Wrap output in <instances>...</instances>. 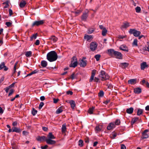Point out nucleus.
Instances as JSON below:
<instances>
[{
	"instance_id": "obj_25",
	"label": "nucleus",
	"mask_w": 149,
	"mask_h": 149,
	"mask_svg": "<svg viewBox=\"0 0 149 149\" xmlns=\"http://www.w3.org/2000/svg\"><path fill=\"white\" fill-rule=\"evenodd\" d=\"M49 39L52 40L54 42H55L58 40V38L57 37L54 36H52L49 38Z\"/></svg>"
},
{
	"instance_id": "obj_18",
	"label": "nucleus",
	"mask_w": 149,
	"mask_h": 149,
	"mask_svg": "<svg viewBox=\"0 0 149 149\" xmlns=\"http://www.w3.org/2000/svg\"><path fill=\"white\" fill-rule=\"evenodd\" d=\"M129 65V64L128 63L124 62L121 63L120 64L119 66L122 68L124 69L127 67Z\"/></svg>"
},
{
	"instance_id": "obj_28",
	"label": "nucleus",
	"mask_w": 149,
	"mask_h": 149,
	"mask_svg": "<svg viewBox=\"0 0 149 149\" xmlns=\"http://www.w3.org/2000/svg\"><path fill=\"white\" fill-rule=\"evenodd\" d=\"M63 110V107H59L56 111V114H59L62 112Z\"/></svg>"
},
{
	"instance_id": "obj_39",
	"label": "nucleus",
	"mask_w": 149,
	"mask_h": 149,
	"mask_svg": "<svg viewBox=\"0 0 149 149\" xmlns=\"http://www.w3.org/2000/svg\"><path fill=\"white\" fill-rule=\"evenodd\" d=\"M94 108L95 107H93L90 108L88 111V113L90 114H92L93 113V111Z\"/></svg>"
},
{
	"instance_id": "obj_11",
	"label": "nucleus",
	"mask_w": 149,
	"mask_h": 149,
	"mask_svg": "<svg viewBox=\"0 0 149 149\" xmlns=\"http://www.w3.org/2000/svg\"><path fill=\"white\" fill-rule=\"evenodd\" d=\"M4 62H2L0 64V70L3 68L4 71H6L8 70V68L5 65Z\"/></svg>"
},
{
	"instance_id": "obj_29",
	"label": "nucleus",
	"mask_w": 149,
	"mask_h": 149,
	"mask_svg": "<svg viewBox=\"0 0 149 149\" xmlns=\"http://www.w3.org/2000/svg\"><path fill=\"white\" fill-rule=\"evenodd\" d=\"M134 110V109L133 107H130L129 108L127 109H126V112L129 114L132 113Z\"/></svg>"
},
{
	"instance_id": "obj_38",
	"label": "nucleus",
	"mask_w": 149,
	"mask_h": 149,
	"mask_svg": "<svg viewBox=\"0 0 149 149\" xmlns=\"http://www.w3.org/2000/svg\"><path fill=\"white\" fill-rule=\"evenodd\" d=\"M107 32V30L106 29H104L102 31V35L103 36H105L106 35Z\"/></svg>"
},
{
	"instance_id": "obj_59",
	"label": "nucleus",
	"mask_w": 149,
	"mask_h": 149,
	"mask_svg": "<svg viewBox=\"0 0 149 149\" xmlns=\"http://www.w3.org/2000/svg\"><path fill=\"white\" fill-rule=\"evenodd\" d=\"M9 14L10 16H11L13 14V11L12 10L10 9L9 10Z\"/></svg>"
},
{
	"instance_id": "obj_1",
	"label": "nucleus",
	"mask_w": 149,
	"mask_h": 149,
	"mask_svg": "<svg viewBox=\"0 0 149 149\" xmlns=\"http://www.w3.org/2000/svg\"><path fill=\"white\" fill-rule=\"evenodd\" d=\"M47 59L50 62L55 61L58 58L57 55L55 51H51L47 53Z\"/></svg>"
},
{
	"instance_id": "obj_30",
	"label": "nucleus",
	"mask_w": 149,
	"mask_h": 149,
	"mask_svg": "<svg viewBox=\"0 0 149 149\" xmlns=\"http://www.w3.org/2000/svg\"><path fill=\"white\" fill-rule=\"evenodd\" d=\"M47 136L48 138V139H53L55 138V137L52 134V132H49V133Z\"/></svg>"
},
{
	"instance_id": "obj_48",
	"label": "nucleus",
	"mask_w": 149,
	"mask_h": 149,
	"mask_svg": "<svg viewBox=\"0 0 149 149\" xmlns=\"http://www.w3.org/2000/svg\"><path fill=\"white\" fill-rule=\"evenodd\" d=\"M120 120L119 119H117L114 123L115 125H118L120 124Z\"/></svg>"
},
{
	"instance_id": "obj_44",
	"label": "nucleus",
	"mask_w": 149,
	"mask_h": 149,
	"mask_svg": "<svg viewBox=\"0 0 149 149\" xmlns=\"http://www.w3.org/2000/svg\"><path fill=\"white\" fill-rule=\"evenodd\" d=\"M9 1H6L3 3V4H6V5L4 6V8H8L9 6Z\"/></svg>"
},
{
	"instance_id": "obj_26",
	"label": "nucleus",
	"mask_w": 149,
	"mask_h": 149,
	"mask_svg": "<svg viewBox=\"0 0 149 149\" xmlns=\"http://www.w3.org/2000/svg\"><path fill=\"white\" fill-rule=\"evenodd\" d=\"M17 64L18 62H17L14 64L13 72V75L16 72V69L18 68V66L17 65Z\"/></svg>"
},
{
	"instance_id": "obj_36",
	"label": "nucleus",
	"mask_w": 149,
	"mask_h": 149,
	"mask_svg": "<svg viewBox=\"0 0 149 149\" xmlns=\"http://www.w3.org/2000/svg\"><path fill=\"white\" fill-rule=\"evenodd\" d=\"M94 29L93 28H89L88 29L87 32L88 34H91L94 32Z\"/></svg>"
},
{
	"instance_id": "obj_45",
	"label": "nucleus",
	"mask_w": 149,
	"mask_h": 149,
	"mask_svg": "<svg viewBox=\"0 0 149 149\" xmlns=\"http://www.w3.org/2000/svg\"><path fill=\"white\" fill-rule=\"evenodd\" d=\"M101 56L100 54H97L95 56V58L96 59L97 61H98L100 57Z\"/></svg>"
},
{
	"instance_id": "obj_7",
	"label": "nucleus",
	"mask_w": 149,
	"mask_h": 149,
	"mask_svg": "<svg viewBox=\"0 0 149 149\" xmlns=\"http://www.w3.org/2000/svg\"><path fill=\"white\" fill-rule=\"evenodd\" d=\"M44 20H41L40 21H34L32 24V26H38L40 25H42L44 24Z\"/></svg>"
},
{
	"instance_id": "obj_12",
	"label": "nucleus",
	"mask_w": 149,
	"mask_h": 149,
	"mask_svg": "<svg viewBox=\"0 0 149 149\" xmlns=\"http://www.w3.org/2000/svg\"><path fill=\"white\" fill-rule=\"evenodd\" d=\"M86 58L83 57V59L81 60L80 64V66L82 67H84L85 66H86L87 61L86 60H84V59H85Z\"/></svg>"
},
{
	"instance_id": "obj_46",
	"label": "nucleus",
	"mask_w": 149,
	"mask_h": 149,
	"mask_svg": "<svg viewBox=\"0 0 149 149\" xmlns=\"http://www.w3.org/2000/svg\"><path fill=\"white\" fill-rule=\"evenodd\" d=\"M37 34L35 35H33L31 37L30 40L31 41L33 39H35L37 38Z\"/></svg>"
},
{
	"instance_id": "obj_20",
	"label": "nucleus",
	"mask_w": 149,
	"mask_h": 149,
	"mask_svg": "<svg viewBox=\"0 0 149 149\" xmlns=\"http://www.w3.org/2000/svg\"><path fill=\"white\" fill-rule=\"evenodd\" d=\"M148 67V65L146 62H143L141 64V70H144L146 68Z\"/></svg>"
},
{
	"instance_id": "obj_41",
	"label": "nucleus",
	"mask_w": 149,
	"mask_h": 149,
	"mask_svg": "<svg viewBox=\"0 0 149 149\" xmlns=\"http://www.w3.org/2000/svg\"><path fill=\"white\" fill-rule=\"evenodd\" d=\"M117 136V134L115 132H113L111 136L110 137L112 139H114Z\"/></svg>"
},
{
	"instance_id": "obj_43",
	"label": "nucleus",
	"mask_w": 149,
	"mask_h": 149,
	"mask_svg": "<svg viewBox=\"0 0 149 149\" xmlns=\"http://www.w3.org/2000/svg\"><path fill=\"white\" fill-rule=\"evenodd\" d=\"M37 111L34 108H33L32 111V115L34 116H35L37 113Z\"/></svg>"
},
{
	"instance_id": "obj_55",
	"label": "nucleus",
	"mask_w": 149,
	"mask_h": 149,
	"mask_svg": "<svg viewBox=\"0 0 149 149\" xmlns=\"http://www.w3.org/2000/svg\"><path fill=\"white\" fill-rule=\"evenodd\" d=\"M121 149H126V147L124 145L122 144L121 145Z\"/></svg>"
},
{
	"instance_id": "obj_33",
	"label": "nucleus",
	"mask_w": 149,
	"mask_h": 149,
	"mask_svg": "<svg viewBox=\"0 0 149 149\" xmlns=\"http://www.w3.org/2000/svg\"><path fill=\"white\" fill-rule=\"evenodd\" d=\"M26 4V2L25 1H22L19 4V6L21 8H23L25 6Z\"/></svg>"
},
{
	"instance_id": "obj_62",
	"label": "nucleus",
	"mask_w": 149,
	"mask_h": 149,
	"mask_svg": "<svg viewBox=\"0 0 149 149\" xmlns=\"http://www.w3.org/2000/svg\"><path fill=\"white\" fill-rule=\"evenodd\" d=\"M40 100L41 101L44 100L45 99V97L44 96H42L40 97Z\"/></svg>"
},
{
	"instance_id": "obj_37",
	"label": "nucleus",
	"mask_w": 149,
	"mask_h": 149,
	"mask_svg": "<svg viewBox=\"0 0 149 149\" xmlns=\"http://www.w3.org/2000/svg\"><path fill=\"white\" fill-rule=\"evenodd\" d=\"M32 52L31 51H27L26 52L25 55L27 57H29L31 56Z\"/></svg>"
},
{
	"instance_id": "obj_47",
	"label": "nucleus",
	"mask_w": 149,
	"mask_h": 149,
	"mask_svg": "<svg viewBox=\"0 0 149 149\" xmlns=\"http://www.w3.org/2000/svg\"><path fill=\"white\" fill-rule=\"evenodd\" d=\"M78 145L79 146L81 147L83 146V141L81 140H79L78 142Z\"/></svg>"
},
{
	"instance_id": "obj_51",
	"label": "nucleus",
	"mask_w": 149,
	"mask_h": 149,
	"mask_svg": "<svg viewBox=\"0 0 149 149\" xmlns=\"http://www.w3.org/2000/svg\"><path fill=\"white\" fill-rule=\"evenodd\" d=\"M14 90H13V89H11L10 90V92L8 94V96H10V95H12V94L14 93Z\"/></svg>"
},
{
	"instance_id": "obj_31",
	"label": "nucleus",
	"mask_w": 149,
	"mask_h": 149,
	"mask_svg": "<svg viewBox=\"0 0 149 149\" xmlns=\"http://www.w3.org/2000/svg\"><path fill=\"white\" fill-rule=\"evenodd\" d=\"M47 65V61H42L41 63V65L43 67H46Z\"/></svg>"
},
{
	"instance_id": "obj_56",
	"label": "nucleus",
	"mask_w": 149,
	"mask_h": 149,
	"mask_svg": "<svg viewBox=\"0 0 149 149\" xmlns=\"http://www.w3.org/2000/svg\"><path fill=\"white\" fill-rule=\"evenodd\" d=\"M70 78L72 79H73L75 78L74 73H73L70 76Z\"/></svg>"
},
{
	"instance_id": "obj_64",
	"label": "nucleus",
	"mask_w": 149,
	"mask_h": 149,
	"mask_svg": "<svg viewBox=\"0 0 149 149\" xmlns=\"http://www.w3.org/2000/svg\"><path fill=\"white\" fill-rule=\"evenodd\" d=\"M125 38V36H118V38L119 39H123Z\"/></svg>"
},
{
	"instance_id": "obj_32",
	"label": "nucleus",
	"mask_w": 149,
	"mask_h": 149,
	"mask_svg": "<svg viewBox=\"0 0 149 149\" xmlns=\"http://www.w3.org/2000/svg\"><path fill=\"white\" fill-rule=\"evenodd\" d=\"M102 128V125H99L95 127V130L97 132H100L101 131Z\"/></svg>"
},
{
	"instance_id": "obj_27",
	"label": "nucleus",
	"mask_w": 149,
	"mask_h": 149,
	"mask_svg": "<svg viewBox=\"0 0 149 149\" xmlns=\"http://www.w3.org/2000/svg\"><path fill=\"white\" fill-rule=\"evenodd\" d=\"M66 131V127L65 124H63L62 125L61 132L62 133H64Z\"/></svg>"
},
{
	"instance_id": "obj_22",
	"label": "nucleus",
	"mask_w": 149,
	"mask_h": 149,
	"mask_svg": "<svg viewBox=\"0 0 149 149\" xmlns=\"http://www.w3.org/2000/svg\"><path fill=\"white\" fill-rule=\"evenodd\" d=\"M129 84L133 85L136 83V79H131L129 80L128 81Z\"/></svg>"
},
{
	"instance_id": "obj_14",
	"label": "nucleus",
	"mask_w": 149,
	"mask_h": 149,
	"mask_svg": "<svg viewBox=\"0 0 149 149\" xmlns=\"http://www.w3.org/2000/svg\"><path fill=\"white\" fill-rule=\"evenodd\" d=\"M46 137L44 136H38L36 138L37 140L38 141H42L45 140L46 141Z\"/></svg>"
},
{
	"instance_id": "obj_23",
	"label": "nucleus",
	"mask_w": 149,
	"mask_h": 149,
	"mask_svg": "<svg viewBox=\"0 0 149 149\" xmlns=\"http://www.w3.org/2000/svg\"><path fill=\"white\" fill-rule=\"evenodd\" d=\"M141 92V89L140 87L136 88L134 89V92L135 93L139 94Z\"/></svg>"
},
{
	"instance_id": "obj_21",
	"label": "nucleus",
	"mask_w": 149,
	"mask_h": 149,
	"mask_svg": "<svg viewBox=\"0 0 149 149\" xmlns=\"http://www.w3.org/2000/svg\"><path fill=\"white\" fill-rule=\"evenodd\" d=\"M115 51L114 49H109L108 50V54L110 56H113Z\"/></svg>"
},
{
	"instance_id": "obj_61",
	"label": "nucleus",
	"mask_w": 149,
	"mask_h": 149,
	"mask_svg": "<svg viewBox=\"0 0 149 149\" xmlns=\"http://www.w3.org/2000/svg\"><path fill=\"white\" fill-rule=\"evenodd\" d=\"M85 141L86 143H88L89 142V139L88 138L86 137L85 139Z\"/></svg>"
},
{
	"instance_id": "obj_58",
	"label": "nucleus",
	"mask_w": 149,
	"mask_h": 149,
	"mask_svg": "<svg viewBox=\"0 0 149 149\" xmlns=\"http://www.w3.org/2000/svg\"><path fill=\"white\" fill-rule=\"evenodd\" d=\"M67 94L68 95H71L73 94V92L72 91H69L67 92Z\"/></svg>"
},
{
	"instance_id": "obj_13",
	"label": "nucleus",
	"mask_w": 149,
	"mask_h": 149,
	"mask_svg": "<svg viewBox=\"0 0 149 149\" xmlns=\"http://www.w3.org/2000/svg\"><path fill=\"white\" fill-rule=\"evenodd\" d=\"M46 141L47 144L50 145H53L56 143V141H55L51 139H46Z\"/></svg>"
},
{
	"instance_id": "obj_8",
	"label": "nucleus",
	"mask_w": 149,
	"mask_h": 149,
	"mask_svg": "<svg viewBox=\"0 0 149 149\" xmlns=\"http://www.w3.org/2000/svg\"><path fill=\"white\" fill-rule=\"evenodd\" d=\"M130 26V23L127 21L124 22L121 26V29H126Z\"/></svg>"
},
{
	"instance_id": "obj_50",
	"label": "nucleus",
	"mask_w": 149,
	"mask_h": 149,
	"mask_svg": "<svg viewBox=\"0 0 149 149\" xmlns=\"http://www.w3.org/2000/svg\"><path fill=\"white\" fill-rule=\"evenodd\" d=\"M135 10L136 12L138 13H139L141 10V9L140 8L139 6H137Z\"/></svg>"
},
{
	"instance_id": "obj_60",
	"label": "nucleus",
	"mask_w": 149,
	"mask_h": 149,
	"mask_svg": "<svg viewBox=\"0 0 149 149\" xmlns=\"http://www.w3.org/2000/svg\"><path fill=\"white\" fill-rule=\"evenodd\" d=\"M35 44L36 45H38L40 44V41L39 40H36Z\"/></svg>"
},
{
	"instance_id": "obj_4",
	"label": "nucleus",
	"mask_w": 149,
	"mask_h": 149,
	"mask_svg": "<svg viewBox=\"0 0 149 149\" xmlns=\"http://www.w3.org/2000/svg\"><path fill=\"white\" fill-rule=\"evenodd\" d=\"M78 65L77 60L75 56L72 57V59L71 63L70 65L71 67L75 68Z\"/></svg>"
},
{
	"instance_id": "obj_15",
	"label": "nucleus",
	"mask_w": 149,
	"mask_h": 149,
	"mask_svg": "<svg viewBox=\"0 0 149 149\" xmlns=\"http://www.w3.org/2000/svg\"><path fill=\"white\" fill-rule=\"evenodd\" d=\"M67 102L70 104L72 109H74V108L76 106V104L74 101L73 100H69Z\"/></svg>"
},
{
	"instance_id": "obj_34",
	"label": "nucleus",
	"mask_w": 149,
	"mask_h": 149,
	"mask_svg": "<svg viewBox=\"0 0 149 149\" xmlns=\"http://www.w3.org/2000/svg\"><path fill=\"white\" fill-rule=\"evenodd\" d=\"M92 38V36L91 35H85L84 36V38L86 39L87 41H88L91 39Z\"/></svg>"
},
{
	"instance_id": "obj_52",
	"label": "nucleus",
	"mask_w": 149,
	"mask_h": 149,
	"mask_svg": "<svg viewBox=\"0 0 149 149\" xmlns=\"http://www.w3.org/2000/svg\"><path fill=\"white\" fill-rule=\"evenodd\" d=\"M44 105V103L43 102H41L40 103L39 106V109H41L42 107Z\"/></svg>"
},
{
	"instance_id": "obj_2",
	"label": "nucleus",
	"mask_w": 149,
	"mask_h": 149,
	"mask_svg": "<svg viewBox=\"0 0 149 149\" xmlns=\"http://www.w3.org/2000/svg\"><path fill=\"white\" fill-rule=\"evenodd\" d=\"M99 77L102 81H104L109 78V76L103 70H101L100 72Z\"/></svg>"
},
{
	"instance_id": "obj_19",
	"label": "nucleus",
	"mask_w": 149,
	"mask_h": 149,
	"mask_svg": "<svg viewBox=\"0 0 149 149\" xmlns=\"http://www.w3.org/2000/svg\"><path fill=\"white\" fill-rule=\"evenodd\" d=\"M119 49H120L124 51L128 52V49L125 45H122L120 46Z\"/></svg>"
},
{
	"instance_id": "obj_35",
	"label": "nucleus",
	"mask_w": 149,
	"mask_h": 149,
	"mask_svg": "<svg viewBox=\"0 0 149 149\" xmlns=\"http://www.w3.org/2000/svg\"><path fill=\"white\" fill-rule=\"evenodd\" d=\"M139 119V118L138 117H135L133 118L132 121H131V123L133 125Z\"/></svg>"
},
{
	"instance_id": "obj_5",
	"label": "nucleus",
	"mask_w": 149,
	"mask_h": 149,
	"mask_svg": "<svg viewBox=\"0 0 149 149\" xmlns=\"http://www.w3.org/2000/svg\"><path fill=\"white\" fill-rule=\"evenodd\" d=\"M129 32L131 34H133L136 37H138L141 33L140 31H138L134 29H131L129 31Z\"/></svg>"
},
{
	"instance_id": "obj_17",
	"label": "nucleus",
	"mask_w": 149,
	"mask_h": 149,
	"mask_svg": "<svg viewBox=\"0 0 149 149\" xmlns=\"http://www.w3.org/2000/svg\"><path fill=\"white\" fill-rule=\"evenodd\" d=\"M115 127V125L114 123H110L107 127V129L110 130L113 129Z\"/></svg>"
},
{
	"instance_id": "obj_24",
	"label": "nucleus",
	"mask_w": 149,
	"mask_h": 149,
	"mask_svg": "<svg viewBox=\"0 0 149 149\" xmlns=\"http://www.w3.org/2000/svg\"><path fill=\"white\" fill-rule=\"evenodd\" d=\"M13 130L12 132H15L17 133H19L21 132L22 130L19 128H18L15 127L12 128Z\"/></svg>"
},
{
	"instance_id": "obj_54",
	"label": "nucleus",
	"mask_w": 149,
	"mask_h": 149,
	"mask_svg": "<svg viewBox=\"0 0 149 149\" xmlns=\"http://www.w3.org/2000/svg\"><path fill=\"white\" fill-rule=\"evenodd\" d=\"M6 24L8 27H9L12 24V23L10 22H6Z\"/></svg>"
},
{
	"instance_id": "obj_57",
	"label": "nucleus",
	"mask_w": 149,
	"mask_h": 149,
	"mask_svg": "<svg viewBox=\"0 0 149 149\" xmlns=\"http://www.w3.org/2000/svg\"><path fill=\"white\" fill-rule=\"evenodd\" d=\"M48 146L47 145H45L44 146H42L41 148L42 149H46L48 147Z\"/></svg>"
},
{
	"instance_id": "obj_9",
	"label": "nucleus",
	"mask_w": 149,
	"mask_h": 149,
	"mask_svg": "<svg viewBox=\"0 0 149 149\" xmlns=\"http://www.w3.org/2000/svg\"><path fill=\"white\" fill-rule=\"evenodd\" d=\"M114 56H115L116 58L119 59H121L122 58V56L121 53L117 51H115Z\"/></svg>"
},
{
	"instance_id": "obj_53",
	"label": "nucleus",
	"mask_w": 149,
	"mask_h": 149,
	"mask_svg": "<svg viewBox=\"0 0 149 149\" xmlns=\"http://www.w3.org/2000/svg\"><path fill=\"white\" fill-rule=\"evenodd\" d=\"M38 70H35L34 71L31 72V74L32 75L33 74H36L38 73Z\"/></svg>"
},
{
	"instance_id": "obj_10",
	"label": "nucleus",
	"mask_w": 149,
	"mask_h": 149,
	"mask_svg": "<svg viewBox=\"0 0 149 149\" xmlns=\"http://www.w3.org/2000/svg\"><path fill=\"white\" fill-rule=\"evenodd\" d=\"M88 12L89 11L87 10H86V11L83 13L81 17V19L82 20L86 21L88 17Z\"/></svg>"
},
{
	"instance_id": "obj_6",
	"label": "nucleus",
	"mask_w": 149,
	"mask_h": 149,
	"mask_svg": "<svg viewBox=\"0 0 149 149\" xmlns=\"http://www.w3.org/2000/svg\"><path fill=\"white\" fill-rule=\"evenodd\" d=\"M97 46V44L95 42H91L90 44V49L91 51H94L96 49Z\"/></svg>"
},
{
	"instance_id": "obj_40",
	"label": "nucleus",
	"mask_w": 149,
	"mask_h": 149,
	"mask_svg": "<svg viewBox=\"0 0 149 149\" xmlns=\"http://www.w3.org/2000/svg\"><path fill=\"white\" fill-rule=\"evenodd\" d=\"M143 112L142 109H138L137 114L138 116H140L141 115Z\"/></svg>"
},
{
	"instance_id": "obj_49",
	"label": "nucleus",
	"mask_w": 149,
	"mask_h": 149,
	"mask_svg": "<svg viewBox=\"0 0 149 149\" xmlns=\"http://www.w3.org/2000/svg\"><path fill=\"white\" fill-rule=\"evenodd\" d=\"M104 94V93L102 91H100V92L98 93V95L100 97H103Z\"/></svg>"
},
{
	"instance_id": "obj_42",
	"label": "nucleus",
	"mask_w": 149,
	"mask_h": 149,
	"mask_svg": "<svg viewBox=\"0 0 149 149\" xmlns=\"http://www.w3.org/2000/svg\"><path fill=\"white\" fill-rule=\"evenodd\" d=\"M132 45L133 46H137V40L136 39L134 40L132 43Z\"/></svg>"
},
{
	"instance_id": "obj_3",
	"label": "nucleus",
	"mask_w": 149,
	"mask_h": 149,
	"mask_svg": "<svg viewBox=\"0 0 149 149\" xmlns=\"http://www.w3.org/2000/svg\"><path fill=\"white\" fill-rule=\"evenodd\" d=\"M96 72V70H93L91 72V76L89 79V82H91L93 81L95 82H99V80L100 79V78H98L97 77H94Z\"/></svg>"
},
{
	"instance_id": "obj_16",
	"label": "nucleus",
	"mask_w": 149,
	"mask_h": 149,
	"mask_svg": "<svg viewBox=\"0 0 149 149\" xmlns=\"http://www.w3.org/2000/svg\"><path fill=\"white\" fill-rule=\"evenodd\" d=\"M148 132V130H146L142 133V136L141 138L142 139H146L148 137V135L147 134V132Z\"/></svg>"
},
{
	"instance_id": "obj_63",
	"label": "nucleus",
	"mask_w": 149,
	"mask_h": 149,
	"mask_svg": "<svg viewBox=\"0 0 149 149\" xmlns=\"http://www.w3.org/2000/svg\"><path fill=\"white\" fill-rule=\"evenodd\" d=\"M99 27L101 29H102L103 30V29H106L105 28H104L103 26L102 25H100L99 26Z\"/></svg>"
}]
</instances>
